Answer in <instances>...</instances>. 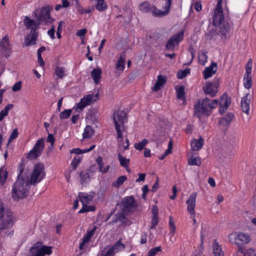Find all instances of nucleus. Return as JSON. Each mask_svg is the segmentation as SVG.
<instances>
[{
  "instance_id": "obj_19",
  "label": "nucleus",
  "mask_w": 256,
  "mask_h": 256,
  "mask_svg": "<svg viewBox=\"0 0 256 256\" xmlns=\"http://www.w3.org/2000/svg\"><path fill=\"white\" fill-rule=\"evenodd\" d=\"M250 241V237L246 234L240 233L236 238V244L237 245H242L248 244Z\"/></svg>"
},
{
  "instance_id": "obj_28",
  "label": "nucleus",
  "mask_w": 256,
  "mask_h": 256,
  "mask_svg": "<svg viewBox=\"0 0 256 256\" xmlns=\"http://www.w3.org/2000/svg\"><path fill=\"white\" fill-rule=\"evenodd\" d=\"M213 253L214 256H224V254L216 240H214L213 242Z\"/></svg>"
},
{
  "instance_id": "obj_54",
  "label": "nucleus",
  "mask_w": 256,
  "mask_h": 256,
  "mask_svg": "<svg viewBox=\"0 0 256 256\" xmlns=\"http://www.w3.org/2000/svg\"><path fill=\"white\" fill-rule=\"evenodd\" d=\"M159 222V218L158 216H152L151 222L150 229L155 228L156 226Z\"/></svg>"
},
{
  "instance_id": "obj_10",
  "label": "nucleus",
  "mask_w": 256,
  "mask_h": 256,
  "mask_svg": "<svg viewBox=\"0 0 256 256\" xmlns=\"http://www.w3.org/2000/svg\"><path fill=\"white\" fill-rule=\"evenodd\" d=\"M218 104L220 106L219 112L220 114H223L230 106L231 98L228 96L226 92H224L220 98Z\"/></svg>"
},
{
  "instance_id": "obj_5",
  "label": "nucleus",
  "mask_w": 256,
  "mask_h": 256,
  "mask_svg": "<svg viewBox=\"0 0 256 256\" xmlns=\"http://www.w3.org/2000/svg\"><path fill=\"white\" fill-rule=\"evenodd\" d=\"M14 220L11 212H7L5 214L3 204L0 206V230L12 228Z\"/></svg>"
},
{
  "instance_id": "obj_8",
  "label": "nucleus",
  "mask_w": 256,
  "mask_h": 256,
  "mask_svg": "<svg viewBox=\"0 0 256 256\" xmlns=\"http://www.w3.org/2000/svg\"><path fill=\"white\" fill-rule=\"evenodd\" d=\"M220 86L219 79L217 78L212 82H207L205 86L202 87V90L204 94L210 95L212 97H215L218 92Z\"/></svg>"
},
{
  "instance_id": "obj_53",
  "label": "nucleus",
  "mask_w": 256,
  "mask_h": 256,
  "mask_svg": "<svg viewBox=\"0 0 256 256\" xmlns=\"http://www.w3.org/2000/svg\"><path fill=\"white\" fill-rule=\"evenodd\" d=\"M55 73L60 78H62L64 76V72L63 68H60L57 66L55 69Z\"/></svg>"
},
{
  "instance_id": "obj_40",
  "label": "nucleus",
  "mask_w": 256,
  "mask_h": 256,
  "mask_svg": "<svg viewBox=\"0 0 256 256\" xmlns=\"http://www.w3.org/2000/svg\"><path fill=\"white\" fill-rule=\"evenodd\" d=\"M148 142V140L144 138L139 142L135 143L134 144V147L136 149L141 150L144 148V146Z\"/></svg>"
},
{
  "instance_id": "obj_55",
  "label": "nucleus",
  "mask_w": 256,
  "mask_h": 256,
  "mask_svg": "<svg viewBox=\"0 0 256 256\" xmlns=\"http://www.w3.org/2000/svg\"><path fill=\"white\" fill-rule=\"evenodd\" d=\"M64 24V21H60L58 24L56 31V35L58 39H60L62 38L61 32H62V26Z\"/></svg>"
},
{
  "instance_id": "obj_4",
  "label": "nucleus",
  "mask_w": 256,
  "mask_h": 256,
  "mask_svg": "<svg viewBox=\"0 0 256 256\" xmlns=\"http://www.w3.org/2000/svg\"><path fill=\"white\" fill-rule=\"evenodd\" d=\"M113 120L115 128L117 132L118 138H121L122 140V134L120 129L122 128L124 130V124L127 122V114L123 110H118L113 114Z\"/></svg>"
},
{
  "instance_id": "obj_51",
  "label": "nucleus",
  "mask_w": 256,
  "mask_h": 256,
  "mask_svg": "<svg viewBox=\"0 0 256 256\" xmlns=\"http://www.w3.org/2000/svg\"><path fill=\"white\" fill-rule=\"evenodd\" d=\"M162 251L160 246L155 247L151 248L148 252L147 256H155L156 254L159 252Z\"/></svg>"
},
{
  "instance_id": "obj_59",
  "label": "nucleus",
  "mask_w": 256,
  "mask_h": 256,
  "mask_svg": "<svg viewBox=\"0 0 256 256\" xmlns=\"http://www.w3.org/2000/svg\"><path fill=\"white\" fill-rule=\"evenodd\" d=\"M8 172L7 171H5L3 176L0 174V182L1 183L2 185H3L5 183L8 178Z\"/></svg>"
},
{
  "instance_id": "obj_35",
  "label": "nucleus",
  "mask_w": 256,
  "mask_h": 256,
  "mask_svg": "<svg viewBox=\"0 0 256 256\" xmlns=\"http://www.w3.org/2000/svg\"><path fill=\"white\" fill-rule=\"evenodd\" d=\"M126 179L127 178L125 176H120L112 183V186L116 188H118L124 183Z\"/></svg>"
},
{
  "instance_id": "obj_49",
  "label": "nucleus",
  "mask_w": 256,
  "mask_h": 256,
  "mask_svg": "<svg viewBox=\"0 0 256 256\" xmlns=\"http://www.w3.org/2000/svg\"><path fill=\"white\" fill-rule=\"evenodd\" d=\"M81 162L80 158L78 156H74L70 164L72 166V170H76L78 164Z\"/></svg>"
},
{
  "instance_id": "obj_17",
  "label": "nucleus",
  "mask_w": 256,
  "mask_h": 256,
  "mask_svg": "<svg viewBox=\"0 0 256 256\" xmlns=\"http://www.w3.org/2000/svg\"><path fill=\"white\" fill-rule=\"evenodd\" d=\"M166 82V76L162 75H159L158 76V80L155 83L154 87L152 88V90L154 92H158L161 89L162 87L165 85Z\"/></svg>"
},
{
  "instance_id": "obj_42",
  "label": "nucleus",
  "mask_w": 256,
  "mask_h": 256,
  "mask_svg": "<svg viewBox=\"0 0 256 256\" xmlns=\"http://www.w3.org/2000/svg\"><path fill=\"white\" fill-rule=\"evenodd\" d=\"M244 80H246V82H244L245 88L247 89L250 88L252 85V79L250 74H244Z\"/></svg>"
},
{
  "instance_id": "obj_56",
  "label": "nucleus",
  "mask_w": 256,
  "mask_h": 256,
  "mask_svg": "<svg viewBox=\"0 0 256 256\" xmlns=\"http://www.w3.org/2000/svg\"><path fill=\"white\" fill-rule=\"evenodd\" d=\"M231 122L230 120L226 119V118L222 117L219 120V124L223 126L228 127L230 124Z\"/></svg>"
},
{
  "instance_id": "obj_64",
  "label": "nucleus",
  "mask_w": 256,
  "mask_h": 256,
  "mask_svg": "<svg viewBox=\"0 0 256 256\" xmlns=\"http://www.w3.org/2000/svg\"><path fill=\"white\" fill-rule=\"evenodd\" d=\"M188 51L191 54L192 60L194 57V54H195V53L196 52V48H194V46L192 44H190L189 46Z\"/></svg>"
},
{
  "instance_id": "obj_18",
  "label": "nucleus",
  "mask_w": 256,
  "mask_h": 256,
  "mask_svg": "<svg viewBox=\"0 0 256 256\" xmlns=\"http://www.w3.org/2000/svg\"><path fill=\"white\" fill-rule=\"evenodd\" d=\"M122 246V249H124L125 244H123L121 242V240H118L114 245L111 246L108 250V252L110 255V256H114L116 252H118L120 250V248Z\"/></svg>"
},
{
  "instance_id": "obj_9",
  "label": "nucleus",
  "mask_w": 256,
  "mask_h": 256,
  "mask_svg": "<svg viewBox=\"0 0 256 256\" xmlns=\"http://www.w3.org/2000/svg\"><path fill=\"white\" fill-rule=\"evenodd\" d=\"M98 96V94L95 95L88 94L81 98L80 102L76 104V109L82 110L86 106L90 105L92 102H94Z\"/></svg>"
},
{
  "instance_id": "obj_16",
  "label": "nucleus",
  "mask_w": 256,
  "mask_h": 256,
  "mask_svg": "<svg viewBox=\"0 0 256 256\" xmlns=\"http://www.w3.org/2000/svg\"><path fill=\"white\" fill-rule=\"evenodd\" d=\"M52 246H42L38 250H36V252L32 256H44L46 254L50 255L52 253Z\"/></svg>"
},
{
  "instance_id": "obj_15",
  "label": "nucleus",
  "mask_w": 256,
  "mask_h": 256,
  "mask_svg": "<svg viewBox=\"0 0 256 256\" xmlns=\"http://www.w3.org/2000/svg\"><path fill=\"white\" fill-rule=\"evenodd\" d=\"M78 196L79 197L80 200L82 204H89L94 197V192H93L90 193V194H88L86 192H79Z\"/></svg>"
},
{
  "instance_id": "obj_34",
  "label": "nucleus",
  "mask_w": 256,
  "mask_h": 256,
  "mask_svg": "<svg viewBox=\"0 0 256 256\" xmlns=\"http://www.w3.org/2000/svg\"><path fill=\"white\" fill-rule=\"evenodd\" d=\"M0 44L5 50H10L11 48L7 36H4L0 42Z\"/></svg>"
},
{
  "instance_id": "obj_2",
  "label": "nucleus",
  "mask_w": 256,
  "mask_h": 256,
  "mask_svg": "<svg viewBox=\"0 0 256 256\" xmlns=\"http://www.w3.org/2000/svg\"><path fill=\"white\" fill-rule=\"evenodd\" d=\"M52 9V7L48 4L36 8L32 12V16L36 18V20L31 19L27 16L24 17V26L26 29L31 30L30 34H27L24 39V44L26 46L36 44L38 36V32L36 30L43 22L46 26L52 24L55 20L50 16V12Z\"/></svg>"
},
{
  "instance_id": "obj_58",
  "label": "nucleus",
  "mask_w": 256,
  "mask_h": 256,
  "mask_svg": "<svg viewBox=\"0 0 256 256\" xmlns=\"http://www.w3.org/2000/svg\"><path fill=\"white\" fill-rule=\"evenodd\" d=\"M22 88V82L20 81L14 84L12 88V90L14 92H17L20 90Z\"/></svg>"
},
{
  "instance_id": "obj_39",
  "label": "nucleus",
  "mask_w": 256,
  "mask_h": 256,
  "mask_svg": "<svg viewBox=\"0 0 256 256\" xmlns=\"http://www.w3.org/2000/svg\"><path fill=\"white\" fill-rule=\"evenodd\" d=\"M96 210V207L94 206H90L87 204H82V208L78 212L79 214H82L88 212H94Z\"/></svg>"
},
{
  "instance_id": "obj_21",
  "label": "nucleus",
  "mask_w": 256,
  "mask_h": 256,
  "mask_svg": "<svg viewBox=\"0 0 256 256\" xmlns=\"http://www.w3.org/2000/svg\"><path fill=\"white\" fill-rule=\"evenodd\" d=\"M128 214L125 212H123L121 210L120 212H118L114 215V218H116V220L121 222L120 226H126L128 224V218L126 217V214Z\"/></svg>"
},
{
  "instance_id": "obj_61",
  "label": "nucleus",
  "mask_w": 256,
  "mask_h": 256,
  "mask_svg": "<svg viewBox=\"0 0 256 256\" xmlns=\"http://www.w3.org/2000/svg\"><path fill=\"white\" fill-rule=\"evenodd\" d=\"M46 142H50V144H52V143H54L55 138L54 136V135L52 134H48Z\"/></svg>"
},
{
  "instance_id": "obj_45",
  "label": "nucleus",
  "mask_w": 256,
  "mask_h": 256,
  "mask_svg": "<svg viewBox=\"0 0 256 256\" xmlns=\"http://www.w3.org/2000/svg\"><path fill=\"white\" fill-rule=\"evenodd\" d=\"M42 244V242L41 241H38L35 243L33 246L30 248V256H32L36 252V250L39 249L40 246Z\"/></svg>"
},
{
  "instance_id": "obj_36",
  "label": "nucleus",
  "mask_w": 256,
  "mask_h": 256,
  "mask_svg": "<svg viewBox=\"0 0 256 256\" xmlns=\"http://www.w3.org/2000/svg\"><path fill=\"white\" fill-rule=\"evenodd\" d=\"M118 158L120 161V164L121 166L126 168L128 167V165L130 163V160L126 159L125 157L122 156L120 154H118Z\"/></svg>"
},
{
  "instance_id": "obj_25",
  "label": "nucleus",
  "mask_w": 256,
  "mask_h": 256,
  "mask_svg": "<svg viewBox=\"0 0 256 256\" xmlns=\"http://www.w3.org/2000/svg\"><path fill=\"white\" fill-rule=\"evenodd\" d=\"M178 99L184 100L186 98V94L184 92V86L182 85L180 86H176L175 87Z\"/></svg>"
},
{
  "instance_id": "obj_44",
  "label": "nucleus",
  "mask_w": 256,
  "mask_h": 256,
  "mask_svg": "<svg viewBox=\"0 0 256 256\" xmlns=\"http://www.w3.org/2000/svg\"><path fill=\"white\" fill-rule=\"evenodd\" d=\"M96 229V227L94 226L93 229L91 230H88L86 232V234L84 236L82 240H84V241H86L87 242H88L92 237L93 236L94 233V231Z\"/></svg>"
},
{
  "instance_id": "obj_47",
  "label": "nucleus",
  "mask_w": 256,
  "mask_h": 256,
  "mask_svg": "<svg viewBox=\"0 0 256 256\" xmlns=\"http://www.w3.org/2000/svg\"><path fill=\"white\" fill-rule=\"evenodd\" d=\"M208 56L207 52H202V54L198 56V61L202 65H204L207 62Z\"/></svg>"
},
{
  "instance_id": "obj_46",
  "label": "nucleus",
  "mask_w": 256,
  "mask_h": 256,
  "mask_svg": "<svg viewBox=\"0 0 256 256\" xmlns=\"http://www.w3.org/2000/svg\"><path fill=\"white\" fill-rule=\"evenodd\" d=\"M230 30V24L228 22L224 23L220 27V32L223 36H226V33Z\"/></svg>"
},
{
  "instance_id": "obj_48",
  "label": "nucleus",
  "mask_w": 256,
  "mask_h": 256,
  "mask_svg": "<svg viewBox=\"0 0 256 256\" xmlns=\"http://www.w3.org/2000/svg\"><path fill=\"white\" fill-rule=\"evenodd\" d=\"M72 113V110H64L60 114V119H66L68 118Z\"/></svg>"
},
{
  "instance_id": "obj_11",
  "label": "nucleus",
  "mask_w": 256,
  "mask_h": 256,
  "mask_svg": "<svg viewBox=\"0 0 256 256\" xmlns=\"http://www.w3.org/2000/svg\"><path fill=\"white\" fill-rule=\"evenodd\" d=\"M197 196L196 192H193L191 194L188 198V199L186 200V204H188V212L192 216V218L195 217V212H194V208L196 206V200Z\"/></svg>"
},
{
  "instance_id": "obj_1",
  "label": "nucleus",
  "mask_w": 256,
  "mask_h": 256,
  "mask_svg": "<svg viewBox=\"0 0 256 256\" xmlns=\"http://www.w3.org/2000/svg\"><path fill=\"white\" fill-rule=\"evenodd\" d=\"M25 162L26 160L22 158L19 164V174L12 185V196L15 200L26 198L29 194L30 184L36 186L44 178L46 174L44 164L36 163L29 180L30 172L28 169L24 168Z\"/></svg>"
},
{
  "instance_id": "obj_20",
  "label": "nucleus",
  "mask_w": 256,
  "mask_h": 256,
  "mask_svg": "<svg viewBox=\"0 0 256 256\" xmlns=\"http://www.w3.org/2000/svg\"><path fill=\"white\" fill-rule=\"evenodd\" d=\"M204 144V140L200 136L198 140L194 139L191 143L192 149L194 151H198L200 150Z\"/></svg>"
},
{
  "instance_id": "obj_60",
  "label": "nucleus",
  "mask_w": 256,
  "mask_h": 256,
  "mask_svg": "<svg viewBox=\"0 0 256 256\" xmlns=\"http://www.w3.org/2000/svg\"><path fill=\"white\" fill-rule=\"evenodd\" d=\"M214 11L217 12H223L222 10V0H218V1Z\"/></svg>"
},
{
  "instance_id": "obj_7",
  "label": "nucleus",
  "mask_w": 256,
  "mask_h": 256,
  "mask_svg": "<svg viewBox=\"0 0 256 256\" xmlns=\"http://www.w3.org/2000/svg\"><path fill=\"white\" fill-rule=\"evenodd\" d=\"M184 30H182L173 34L166 43V49L170 51L174 50L175 46L184 40Z\"/></svg>"
},
{
  "instance_id": "obj_31",
  "label": "nucleus",
  "mask_w": 256,
  "mask_h": 256,
  "mask_svg": "<svg viewBox=\"0 0 256 256\" xmlns=\"http://www.w3.org/2000/svg\"><path fill=\"white\" fill-rule=\"evenodd\" d=\"M44 147V139L41 138L38 139L36 142L33 148L37 151L38 152L42 154V151Z\"/></svg>"
},
{
  "instance_id": "obj_57",
  "label": "nucleus",
  "mask_w": 256,
  "mask_h": 256,
  "mask_svg": "<svg viewBox=\"0 0 256 256\" xmlns=\"http://www.w3.org/2000/svg\"><path fill=\"white\" fill-rule=\"evenodd\" d=\"M55 33V26L54 25H52L50 29L48 32V34L50 36V38L52 40L55 38L54 36Z\"/></svg>"
},
{
  "instance_id": "obj_13",
  "label": "nucleus",
  "mask_w": 256,
  "mask_h": 256,
  "mask_svg": "<svg viewBox=\"0 0 256 256\" xmlns=\"http://www.w3.org/2000/svg\"><path fill=\"white\" fill-rule=\"evenodd\" d=\"M250 96L249 93L246 94L242 98L240 102L242 110L247 114H248L250 112V98H248Z\"/></svg>"
},
{
  "instance_id": "obj_50",
  "label": "nucleus",
  "mask_w": 256,
  "mask_h": 256,
  "mask_svg": "<svg viewBox=\"0 0 256 256\" xmlns=\"http://www.w3.org/2000/svg\"><path fill=\"white\" fill-rule=\"evenodd\" d=\"M252 58H250L248 60V62H247L245 66V70H246V74H250L252 72Z\"/></svg>"
},
{
  "instance_id": "obj_30",
  "label": "nucleus",
  "mask_w": 256,
  "mask_h": 256,
  "mask_svg": "<svg viewBox=\"0 0 256 256\" xmlns=\"http://www.w3.org/2000/svg\"><path fill=\"white\" fill-rule=\"evenodd\" d=\"M96 162L98 166L99 171L102 173H106L109 170V166H107L104 168V164L102 161V158L101 156H98L96 160Z\"/></svg>"
},
{
  "instance_id": "obj_3",
  "label": "nucleus",
  "mask_w": 256,
  "mask_h": 256,
  "mask_svg": "<svg viewBox=\"0 0 256 256\" xmlns=\"http://www.w3.org/2000/svg\"><path fill=\"white\" fill-rule=\"evenodd\" d=\"M218 104V100H211L206 97L198 100L194 106V116L199 118L204 116L208 117L212 114V110L217 106Z\"/></svg>"
},
{
  "instance_id": "obj_26",
  "label": "nucleus",
  "mask_w": 256,
  "mask_h": 256,
  "mask_svg": "<svg viewBox=\"0 0 256 256\" xmlns=\"http://www.w3.org/2000/svg\"><path fill=\"white\" fill-rule=\"evenodd\" d=\"M152 6L148 1H145L140 4L139 8L144 12H152Z\"/></svg>"
},
{
  "instance_id": "obj_14",
  "label": "nucleus",
  "mask_w": 256,
  "mask_h": 256,
  "mask_svg": "<svg viewBox=\"0 0 256 256\" xmlns=\"http://www.w3.org/2000/svg\"><path fill=\"white\" fill-rule=\"evenodd\" d=\"M162 8L164 10V11H162L161 10L158 9L154 5L152 6V14L154 16L162 17L165 16H166L170 13V8L165 7V6L163 5V4H162Z\"/></svg>"
},
{
  "instance_id": "obj_52",
  "label": "nucleus",
  "mask_w": 256,
  "mask_h": 256,
  "mask_svg": "<svg viewBox=\"0 0 256 256\" xmlns=\"http://www.w3.org/2000/svg\"><path fill=\"white\" fill-rule=\"evenodd\" d=\"M216 30L214 28H212L208 31L206 34V36L208 39L212 40L214 36L216 34Z\"/></svg>"
},
{
  "instance_id": "obj_27",
  "label": "nucleus",
  "mask_w": 256,
  "mask_h": 256,
  "mask_svg": "<svg viewBox=\"0 0 256 256\" xmlns=\"http://www.w3.org/2000/svg\"><path fill=\"white\" fill-rule=\"evenodd\" d=\"M98 116V110L97 108H92L88 110L86 117L87 118H90L92 121H96Z\"/></svg>"
},
{
  "instance_id": "obj_37",
  "label": "nucleus",
  "mask_w": 256,
  "mask_h": 256,
  "mask_svg": "<svg viewBox=\"0 0 256 256\" xmlns=\"http://www.w3.org/2000/svg\"><path fill=\"white\" fill-rule=\"evenodd\" d=\"M188 164L191 166H200L201 164L200 158L199 157H194L192 156L188 160Z\"/></svg>"
},
{
  "instance_id": "obj_63",
  "label": "nucleus",
  "mask_w": 256,
  "mask_h": 256,
  "mask_svg": "<svg viewBox=\"0 0 256 256\" xmlns=\"http://www.w3.org/2000/svg\"><path fill=\"white\" fill-rule=\"evenodd\" d=\"M246 254L248 256H256V250L250 248L247 250Z\"/></svg>"
},
{
  "instance_id": "obj_38",
  "label": "nucleus",
  "mask_w": 256,
  "mask_h": 256,
  "mask_svg": "<svg viewBox=\"0 0 256 256\" xmlns=\"http://www.w3.org/2000/svg\"><path fill=\"white\" fill-rule=\"evenodd\" d=\"M41 155L40 153L38 152L37 151L32 148V149L27 154L26 158L30 160L36 159Z\"/></svg>"
},
{
  "instance_id": "obj_24",
  "label": "nucleus",
  "mask_w": 256,
  "mask_h": 256,
  "mask_svg": "<svg viewBox=\"0 0 256 256\" xmlns=\"http://www.w3.org/2000/svg\"><path fill=\"white\" fill-rule=\"evenodd\" d=\"M102 73V71L100 68H94L91 72V76L96 84H98L100 82Z\"/></svg>"
},
{
  "instance_id": "obj_12",
  "label": "nucleus",
  "mask_w": 256,
  "mask_h": 256,
  "mask_svg": "<svg viewBox=\"0 0 256 256\" xmlns=\"http://www.w3.org/2000/svg\"><path fill=\"white\" fill-rule=\"evenodd\" d=\"M217 63L212 62L210 66L206 68L203 71L204 76L205 80L212 77L216 72Z\"/></svg>"
},
{
  "instance_id": "obj_43",
  "label": "nucleus",
  "mask_w": 256,
  "mask_h": 256,
  "mask_svg": "<svg viewBox=\"0 0 256 256\" xmlns=\"http://www.w3.org/2000/svg\"><path fill=\"white\" fill-rule=\"evenodd\" d=\"M169 228H170V234H172V236H174L175 232H176V226L174 224V221L173 220V218L172 216H170L169 217Z\"/></svg>"
},
{
  "instance_id": "obj_62",
  "label": "nucleus",
  "mask_w": 256,
  "mask_h": 256,
  "mask_svg": "<svg viewBox=\"0 0 256 256\" xmlns=\"http://www.w3.org/2000/svg\"><path fill=\"white\" fill-rule=\"evenodd\" d=\"M147 241V234L145 232L142 233L141 236L140 244H144Z\"/></svg>"
},
{
  "instance_id": "obj_22",
  "label": "nucleus",
  "mask_w": 256,
  "mask_h": 256,
  "mask_svg": "<svg viewBox=\"0 0 256 256\" xmlns=\"http://www.w3.org/2000/svg\"><path fill=\"white\" fill-rule=\"evenodd\" d=\"M126 52L123 51L120 54V58L116 63V68L122 72L124 68Z\"/></svg>"
},
{
  "instance_id": "obj_23",
  "label": "nucleus",
  "mask_w": 256,
  "mask_h": 256,
  "mask_svg": "<svg viewBox=\"0 0 256 256\" xmlns=\"http://www.w3.org/2000/svg\"><path fill=\"white\" fill-rule=\"evenodd\" d=\"M224 18L223 12H217L214 11L213 16L214 25V26H218V25H220L224 20Z\"/></svg>"
},
{
  "instance_id": "obj_32",
  "label": "nucleus",
  "mask_w": 256,
  "mask_h": 256,
  "mask_svg": "<svg viewBox=\"0 0 256 256\" xmlns=\"http://www.w3.org/2000/svg\"><path fill=\"white\" fill-rule=\"evenodd\" d=\"M90 169H86L85 171L82 172L80 174V183L81 184H83L84 183H86L88 182L87 180L90 177Z\"/></svg>"
},
{
  "instance_id": "obj_41",
  "label": "nucleus",
  "mask_w": 256,
  "mask_h": 256,
  "mask_svg": "<svg viewBox=\"0 0 256 256\" xmlns=\"http://www.w3.org/2000/svg\"><path fill=\"white\" fill-rule=\"evenodd\" d=\"M190 70L189 68H186L184 70H180L177 73V78L178 79H182L188 74H190Z\"/></svg>"
},
{
  "instance_id": "obj_29",
  "label": "nucleus",
  "mask_w": 256,
  "mask_h": 256,
  "mask_svg": "<svg viewBox=\"0 0 256 256\" xmlns=\"http://www.w3.org/2000/svg\"><path fill=\"white\" fill-rule=\"evenodd\" d=\"M94 134V130L90 126H86L82 134L83 138H90Z\"/></svg>"
},
{
  "instance_id": "obj_33",
  "label": "nucleus",
  "mask_w": 256,
  "mask_h": 256,
  "mask_svg": "<svg viewBox=\"0 0 256 256\" xmlns=\"http://www.w3.org/2000/svg\"><path fill=\"white\" fill-rule=\"evenodd\" d=\"M108 8L107 4L104 1L97 2L95 6L96 10L100 12L105 11Z\"/></svg>"
},
{
  "instance_id": "obj_6",
  "label": "nucleus",
  "mask_w": 256,
  "mask_h": 256,
  "mask_svg": "<svg viewBox=\"0 0 256 256\" xmlns=\"http://www.w3.org/2000/svg\"><path fill=\"white\" fill-rule=\"evenodd\" d=\"M138 206V204L134 196H127L122 198L120 207L123 212L128 213L132 212V210Z\"/></svg>"
}]
</instances>
